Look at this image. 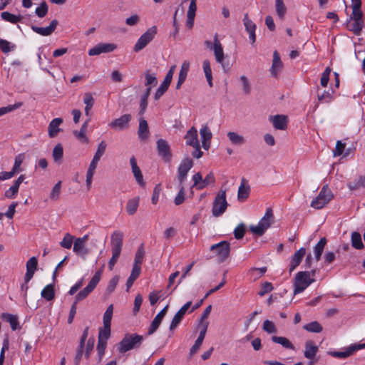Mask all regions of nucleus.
I'll return each instance as SVG.
<instances>
[{"label":"nucleus","instance_id":"5fc2aeb1","mask_svg":"<svg viewBox=\"0 0 365 365\" xmlns=\"http://www.w3.org/2000/svg\"><path fill=\"white\" fill-rule=\"evenodd\" d=\"M74 237L70 233H66L62 241L60 242V245L65 249H70L72 244L74 243Z\"/></svg>","mask_w":365,"mask_h":365},{"label":"nucleus","instance_id":"ddd939ff","mask_svg":"<svg viewBox=\"0 0 365 365\" xmlns=\"http://www.w3.org/2000/svg\"><path fill=\"white\" fill-rule=\"evenodd\" d=\"M158 155L165 162L169 163L172 158L170 148L168 142L164 139H158L156 142Z\"/></svg>","mask_w":365,"mask_h":365},{"label":"nucleus","instance_id":"f3484780","mask_svg":"<svg viewBox=\"0 0 365 365\" xmlns=\"http://www.w3.org/2000/svg\"><path fill=\"white\" fill-rule=\"evenodd\" d=\"M191 304V302H187L175 314L170 325V330L175 329L178 326V324L180 323L182 318L184 317L185 314H186L187 309L190 308Z\"/></svg>","mask_w":365,"mask_h":365},{"label":"nucleus","instance_id":"1a4fd4ad","mask_svg":"<svg viewBox=\"0 0 365 365\" xmlns=\"http://www.w3.org/2000/svg\"><path fill=\"white\" fill-rule=\"evenodd\" d=\"M211 251L216 252V256L220 262H224L230 255V245L227 241H221L210 247Z\"/></svg>","mask_w":365,"mask_h":365},{"label":"nucleus","instance_id":"412c9836","mask_svg":"<svg viewBox=\"0 0 365 365\" xmlns=\"http://www.w3.org/2000/svg\"><path fill=\"white\" fill-rule=\"evenodd\" d=\"M305 255V248L301 247L291 257L289 269L290 273L292 272L300 264Z\"/></svg>","mask_w":365,"mask_h":365},{"label":"nucleus","instance_id":"e2e57ef3","mask_svg":"<svg viewBox=\"0 0 365 365\" xmlns=\"http://www.w3.org/2000/svg\"><path fill=\"white\" fill-rule=\"evenodd\" d=\"M61 190V181H58L52 188L50 193V198L53 200H57L59 198Z\"/></svg>","mask_w":365,"mask_h":365},{"label":"nucleus","instance_id":"0e129e2a","mask_svg":"<svg viewBox=\"0 0 365 365\" xmlns=\"http://www.w3.org/2000/svg\"><path fill=\"white\" fill-rule=\"evenodd\" d=\"M240 81H241L242 85L243 93L246 95L250 94L251 91V86L247 77L245 76V75H242L240 77Z\"/></svg>","mask_w":365,"mask_h":365},{"label":"nucleus","instance_id":"6ab92c4d","mask_svg":"<svg viewBox=\"0 0 365 365\" xmlns=\"http://www.w3.org/2000/svg\"><path fill=\"white\" fill-rule=\"evenodd\" d=\"M124 233L120 230H115L110 237L111 250H122Z\"/></svg>","mask_w":365,"mask_h":365},{"label":"nucleus","instance_id":"e433bc0d","mask_svg":"<svg viewBox=\"0 0 365 365\" xmlns=\"http://www.w3.org/2000/svg\"><path fill=\"white\" fill-rule=\"evenodd\" d=\"M327 244V240L325 237H322L318 242V243L314 247V255L316 261H319L321 255L324 250V247Z\"/></svg>","mask_w":365,"mask_h":365},{"label":"nucleus","instance_id":"2eb2a0df","mask_svg":"<svg viewBox=\"0 0 365 365\" xmlns=\"http://www.w3.org/2000/svg\"><path fill=\"white\" fill-rule=\"evenodd\" d=\"M130 119V115L125 114L109 123L108 126L116 130H122L128 127Z\"/></svg>","mask_w":365,"mask_h":365},{"label":"nucleus","instance_id":"37998d69","mask_svg":"<svg viewBox=\"0 0 365 365\" xmlns=\"http://www.w3.org/2000/svg\"><path fill=\"white\" fill-rule=\"evenodd\" d=\"M363 22L349 19L347 22V27L351 31H353L354 34L359 35L363 28Z\"/></svg>","mask_w":365,"mask_h":365},{"label":"nucleus","instance_id":"7ed1b4c3","mask_svg":"<svg viewBox=\"0 0 365 365\" xmlns=\"http://www.w3.org/2000/svg\"><path fill=\"white\" fill-rule=\"evenodd\" d=\"M274 222V214L272 209L269 207L266 210L264 215L256 225H251L250 230L253 234L259 236L262 235Z\"/></svg>","mask_w":365,"mask_h":365},{"label":"nucleus","instance_id":"5701e85b","mask_svg":"<svg viewBox=\"0 0 365 365\" xmlns=\"http://www.w3.org/2000/svg\"><path fill=\"white\" fill-rule=\"evenodd\" d=\"M208 324H209L208 322H205L203 324V326H202L201 330L200 331L197 339H196L195 344H193V346L191 347V349L190 350V355L195 354L197 351V350L200 349V346L202 345L203 340L205 339V334H206Z\"/></svg>","mask_w":365,"mask_h":365},{"label":"nucleus","instance_id":"603ef678","mask_svg":"<svg viewBox=\"0 0 365 365\" xmlns=\"http://www.w3.org/2000/svg\"><path fill=\"white\" fill-rule=\"evenodd\" d=\"M145 255V251L143 246L141 245L137 250L135 255V259L134 263L133 266H137V267H140V265L143 261Z\"/></svg>","mask_w":365,"mask_h":365},{"label":"nucleus","instance_id":"a211bd4d","mask_svg":"<svg viewBox=\"0 0 365 365\" xmlns=\"http://www.w3.org/2000/svg\"><path fill=\"white\" fill-rule=\"evenodd\" d=\"M244 26L245 27L246 31L249 34V40L252 44H254L256 41V24L249 19L248 14H245L243 19Z\"/></svg>","mask_w":365,"mask_h":365},{"label":"nucleus","instance_id":"c756f323","mask_svg":"<svg viewBox=\"0 0 365 365\" xmlns=\"http://www.w3.org/2000/svg\"><path fill=\"white\" fill-rule=\"evenodd\" d=\"M318 351V346L312 341H307L305 343V350L304 351V357L312 360L314 359Z\"/></svg>","mask_w":365,"mask_h":365},{"label":"nucleus","instance_id":"f257e3e1","mask_svg":"<svg viewBox=\"0 0 365 365\" xmlns=\"http://www.w3.org/2000/svg\"><path fill=\"white\" fill-rule=\"evenodd\" d=\"M143 341V336L137 334H126L118 344V349L120 353L138 349Z\"/></svg>","mask_w":365,"mask_h":365},{"label":"nucleus","instance_id":"6e6552de","mask_svg":"<svg viewBox=\"0 0 365 365\" xmlns=\"http://www.w3.org/2000/svg\"><path fill=\"white\" fill-rule=\"evenodd\" d=\"M157 33V27L153 26L149 28L138 39L134 46V51L139 52L143 50L155 37Z\"/></svg>","mask_w":365,"mask_h":365},{"label":"nucleus","instance_id":"f704fd0d","mask_svg":"<svg viewBox=\"0 0 365 365\" xmlns=\"http://www.w3.org/2000/svg\"><path fill=\"white\" fill-rule=\"evenodd\" d=\"M140 202V197H135L132 199H130L128 200L125 209L126 212L129 215H134L139 206Z\"/></svg>","mask_w":365,"mask_h":365},{"label":"nucleus","instance_id":"0eeeda50","mask_svg":"<svg viewBox=\"0 0 365 365\" xmlns=\"http://www.w3.org/2000/svg\"><path fill=\"white\" fill-rule=\"evenodd\" d=\"M101 273L102 270L97 271L93 276L88 284L76 294V303L86 299L94 290L100 282Z\"/></svg>","mask_w":365,"mask_h":365},{"label":"nucleus","instance_id":"aec40b11","mask_svg":"<svg viewBox=\"0 0 365 365\" xmlns=\"http://www.w3.org/2000/svg\"><path fill=\"white\" fill-rule=\"evenodd\" d=\"M200 134L201 138L202 148L207 150L210 146V141L212 137V134L207 125H202L200 129Z\"/></svg>","mask_w":365,"mask_h":365},{"label":"nucleus","instance_id":"7c9ffc66","mask_svg":"<svg viewBox=\"0 0 365 365\" xmlns=\"http://www.w3.org/2000/svg\"><path fill=\"white\" fill-rule=\"evenodd\" d=\"M63 123V119L61 118H56L53 119L48 127V133L50 138H54L60 131L59 126Z\"/></svg>","mask_w":365,"mask_h":365},{"label":"nucleus","instance_id":"de8ad7c7","mask_svg":"<svg viewBox=\"0 0 365 365\" xmlns=\"http://www.w3.org/2000/svg\"><path fill=\"white\" fill-rule=\"evenodd\" d=\"M83 103L86 104L85 114L86 115L90 117L91 110L94 104V99L91 93L85 94Z\"/></svg>","mask_w":365,"mask_h":365},{"label":"nucleus","instance_id":"9d476101","mask_svg":"<svg viewBox=\"0 0 365 365\" xmlns=\"http://www.w3.org/2000/svg\"><path fill=\"white\" fill-rule=\"evenodd\" d=\"M88 240V235H85L82 237L75 238L73 251L78 257L85 258L89 253L86 247V242Z\"/></svg>","mask_w":365,"mask_h":365},{"label":"nucleus","instance_id":"c03bdc74","mask_svg":"<svg viewBox=\"0 0 365 365\" xmlns=\"http://www.w3.org/2000/svg\"><path fill=\"white\" fill-rule=\"evenodd\" d=\"M227 137L230 141L237 145H241L245 143V138L242 135L235 132H228Z\"/></svg>","mask_w":365,"mask_h":365},{"label":"nucleus","instance_id":"49530a36","mask_svg":"<svg viewBox=\"0 0 365 365\" xmlns=\"http://www.w3.org/2000/svg\"><path fill=\"white\" fill-rule=\"evenodd\" d=\"M110 335V326L103 325V328H101L98 333V341L106 342Z\"/></svg>","mask_w":365,"mask_h":365},{"label":"nucleus","instance_id":"4be33fe9","mask_svg":"<svg viewBox=\"0 0 365 365\" xmlns=\"http://www.w3.org/2000/svg\"><path fill=\"white\" fill-rule=\"evenodd\" d=\"M25 179L24 175H21L14 182V184L5 192V196L9 199H14L16 197L19 186Z\"/></svg>","mask_w":365,"mask_h":365},{"label":"nucleus","instance_id":"69168bd1","mask_svg":"<svg viewBox=\"0 0 365 365\" xmlns=\"http://www.w3.org/2000/svg\"><path fill=\"white\" fill-rule=\"evenodd\" d=\"M15 48V46L11 44L6 40L0 39V49L2 52L7 53Z\"/></svg>","mask_w":365,"mask_h":365},{"label":"nucleus","instance_id":"338daca9","mask_svg":"<svg viewBox=\"0 0 365 365\" xmlns=\"http://www.w3.org/2000/svg\"><path fill=\"white\" fill-rule=\"evenodd\" d=\"M48 9L46 3L43 1L36 9L35 13L38 17L43 18L47 14Z\"/></svg>","mask_w":365,"mask_h":365},{"label":"nucleus","instance_id":"39448f33","mask_svg":"<svg viewBox=\"0 0 365 365\" xmlns=\"http://www.w3.org/2000/svg\"><path fill=\"white\" fill-rule=\"evenodd\" d=\"M205 44L209 49L213 51L216 62L221 64L222 69L226 71L227 69L223 63L225 59L223 48L220 40L218 39L217 34H216L214 36L213 43H211L209 41H206Z\"/></svg>","mask_w":365,"mask_h":365},{"label":"nucleus","instance_id":"cd10ccee","mask_svg":"<svg viewBox=\"0 0 365 365\" xmlns=\"http://www.w3.org/2000/svg\"><path fill=\"white\" fill-rule=\"evenodd\" d=\"M250 187L247 184V181L243 178L241 180L240 185L238 188L237 199L239 201H245L250 195Z\"/></svg>","mask_w":365,"mask_h":365},{"label":"nucleus","instance_id":"79ce46f5","mask_svg":"<svg viewBox=\"0 0 365 365\" xmlns=\"http://www.w3.org/2000/svg\"><path fill=\"white\" fill-rule=\"evenodd\" d=\"M351 245L355 249L361 250L364 248V244L361 240V236L360 233L357 232H353L351 236Z\"/></svg>","mask_w":365,"mask_h":365},{"label":"nucleus","instance_id":"3c124183","mask_svg":"<svg viewBox=\"0 0 365 365\" xmlns=\"http://www.w3.org/2000/svg\"><path fill=\"white\" fill-rule=\"evenodd\" d=\"M334 91H324L322 93L317 94V99L320 103H330L333 99Z\"/></svg>","mask_w":365,"mask_h":365},{"label":"nucleus","instance_id":"f8f14e48","mask_svg":"<svg viewBox=\"0 0 365 365\" xmlns=\"http://www.w3.org/2000/svg\"><path fill=\"white\" fill-rule=\"evenodd\" d=\"M365 348L364 344H353L345 348L343 351H330L329 354L335 358L346 359L354 354L356 351Z\"/></svg>","mask_w":365,"mask_h":365},{"label":"nucleus","instance_id":"680f3d73","mask_svg":"<svg viewBox=\"0 0 365 365\" xmlns=\"http://www.w3.org/2000/svg\"><path fill=\"white\" fill-rule=\"evenodd\" d=\"M106 147H107V144H106V141L102 140L98 145L97 150H96V153H95V154H94L93 158L100 160L101 157L105 153Z\"/></svg>","mask_w":365,"mask_h":365},{"label":"nucleus","instance_id":"20e7f679","mask_svg":"<svg viewBox=\"0 0 365 365\" xmlns=\"http://www.w3.org/2000/svg\"><path fill=\"white\" fill-rule=\"evenodd\" d=\"M228 202L226 198V191L220 190L212 202V214L213 217H219L222 216L226 211Z\"/></svg>","mask_w":365,"mask_h":365},{"label":"nucleus","instance_id":"2f4dec72","mask_svg":"<svg viewBox=\"0 0 365 365\" xmlns=\"http://www.w3.org/2000/svg\"><path fill=\"white\" fill-rule=\"evenodd\" d=\"M173 78L165 76L163 81L157 89L155 93V99L158 100L165 93V91L168 89V87L172 81Z\"/></svg>","mask_w":365,"mask_h":365},{"label":"nucleus","instance_id":"4c0bfd02","mask_svg":"<svg viewBox=\"0 0 365 365\" xmlns=\"http://www.w3.org/2000/svg\"><path fill=\"white\" fill-rule=\"evenodd\" d=\"M202 68L205 73L206 80L210 87L212 86V74L210 66V62L209 60L205 59L202 62Z\"/></svg>","mask_w":365,"mask_h":365},{"label":"nucleus","instance_id":"72a5a7b5","mask_svg":"<svg viewBox=\"0 0 365 365\" xmlns=\"http://www.w3.org/2000/svg\"><path fill=\"white\" fill-rule=\"evenodd\" d=\"M1 18L5 21L16 24L19 22H21L24 17L21 14L16 15L9 11H4L1 14Z\"/></svg>","mask_w":365,"mask_h":365},{"label":"nucleus","instance_id":"f03ea898","mask_svg":"<svg viewBox=\"0 0 365 365\" xmlns=\"http://www.w3.org/2000/svg\"><path fill=\"white\" fill-rule=\"evenodd\" d=\"M315 282L308 271H302L296 274L294 280V294L303 292L311 284Z\"/></svg>","mask_w":365,"mask_h":365},{"label":"nucleus","instance_id":"bf43d9fd","mask_svg":"<svg viewBox=\"0 0 365 365\" xmlns=\"http://www.w3.org/2000/svg\"><path fill=\"white\" fill-rule=\"evenodd\" d=\"M275 9L279 17L282 19L287 11L286 6L282 0H275Z\"/></svg>","mask_w":365,"mask_h":365},{"label":"nucleus","instance_id":"a878e982","mask_svg":"<svg viewBox=\"0 0 365 365\" xmlns=\"http://www.w3.org/2000/svg\"><path fill=\"white\" fill-rule=\"evenodd\" d=\"M130 163L132 168V173L137 181V182L140 185L143 186L145 185L143 180V176L141 173L140 168L137 165L136 159L134 156L131 157L130 159Z\"/></svg>","mask_w":365,"mask_h":365},{"label":"nucleus","instance_id":"6e6d98bb","mask_svg":"<svg viewBox=\"0 0 365 365\" xmlns=\"http://www.w3.org/2000/svg\"><path fill=\"white\" fill-rule=\"evenodd\" d=\"M21 106H22V103L19 102V103H14L13 105H9L7 106L1 107L0 108V117L21 108Z\"/></svg>","mask_w":365,"mask_h":365},{"label":"nucleus","instance_id":"bb28decb","mask_svg":"<svg viewBox=\"0 0 365 365\" xmlns=\"http://www.w3.org/2000/svg\"><path fill=\"white\" fill-rule=\"evenodd\" d=\"M282 66L283 63L281 61L280 56L277 51H274L273 53L272 64L270 68L271 74L274 76H277L282 70Z\"/></svg>","mask_w":365,"mask_h":365},{"label":"nucleus","instance_id":"c9c22d12","mask_svg":"<svg viewBox=\"0 0 365 365\" xmlns=\"http://www.w3.org/2000/svg\"><path fill=\"white\" fill-rule=\"evenodd\" d=\"M138 133L139 138L141 140H145L148 138V135H149L148 125L147 121L143 118L140 119Z\"/></svg>","mask_w":365,"mask_h":365},{"label":"nucleus","instance_id":"a18cd8bd","mask_svg":"<svg viewBox=\"0 0 365 365\" xmlns=\"http://www.w3.org/2000/svg\"><path fill=\"white\" fill-rule=\"evenodd\" d=\"M41 294L47 301L52 300L55 297L53 286L51 284L46 285L41 291Z\"/></svg>","mask_w":365,"mask_h":365},{"label":"nucleus","instance_id":"8fccbe9b","mask_svg":"<svg viewBox=\"0 0 365 365\" xmlns=\"http://www.w3.org/2000/svg\"><path fill=\"white\" fill-rule=\"evenodd\" d=\"M113 304H110L107 307L106 312L103 314V325L110 326L111 319L113 317Z\"/></svg>","mask_w":365,"mask_h":365},{"label":"nucleus","instance_id":"9b49d317","mask_svg":"<svg viewBox=\"0 0 365 365\" xmlns=\"http://www.w3.org/2000/svg\"><path fill=\"white\" fill-rule=\"evenodd\" d=\"M193 160L190 158L183 159L178 168V180L179 184H182L187 179L189 170L193 167Z\"/></svg>","mask_w":365,"mask_h":365},{"label":"nucleus","instance_id":"4468645a","mask_svg":"<svg viewBox=\"0 0 365 365\" xmlns=\"http://www.w3.org/2000/svg\"><path fill=\"white\" fill-rule=\"evenodd\" d=\"M117 48L114 43H101L89 49V56H98L101 53H106L113 51Z\"/></svg>","mask_w":365,"mask_h":365},{"label":"nucleus","instance_id":"4d7b16f0","mask_svg":"<svg viewBox=\"0 0 365 365\" xmlns=\"http://www.w3.org/2000/svg\"><path fill=\"white\" fill-rule=\"evenodd\" d=\"M63 155V147L61 144H57L52 152V156L55 162L61 161Z\"/></svg>","mask_w":365,"mask_h":365},{"label":"nucleus","instance_id":"09e8293b","mask_svg":"<svg viewBox=\"0 0 365 365\" xmlns=\"http://www.w3.org/2000/svg\"><path fill=\"white\" fill-rule=\"evenodd\" d=\"M304 329L309 332H313V333H319L322 331V327L317 321H314L309 324H305L304 326Z\"/></svg>","mask_w":365,"mask_h":365},{"label":"nucleus","instance_id":"393cba45","mask_svg":"<svg viewBox=\"0 0 365 365\" xmlns=\"http://www.w3.org/2000/svg\"><path fill=\"white\" fill-rule=\"evenodd\" d=\"M269 120L275 129L285 130L287 128L288 123L287 116L284 115H276L270 116Z\"/></svg>","mask_w":365,"mask_h":365},{"label":"nucleus","instance_id":"b1692460","mask_svg":"<svg viewBox=\"0 0 365 365\" xmlns=\"http://www.w3.org/2000/svg\"><path fill=\"white\" fill-rule=\"evenodd\" d=\"M185 143L188 146H198L200 144L197 130L195 127H192L187 131L185 135Z\"/></svg>","mask_w":365,"mask_h":365},{"label":"nucleus","instance_id":"473e14b6","mask_svg":"<svg viewBox=\"0 0 365 365\" xmlns=\"http://www.w3.org/2000/svg\"><path fill=\"white\" fill-rule=\"evenodd\" d=\"M347 187L351 190H357L365 188V175H359L356 179L347 183Z\"/></svg>","mask_w":365,"mask_h":365},{"label":"nucleus","instance_id":"dca6fc26","mask_svg":"<svg viewBox=\"0 0 365 365\" xmlns=\"http://www.w3.org/2000/svg\"><path fill=\"white\" fill-rule=\"evenodd\" d=\"M58 22L56 19H53L51 21L49 26L46 27H38L34 25H32L31 26L33 31L35 33L43 36H50L56 29V26H58Z\"/></svg>","mask_w":365,"mask_h":365},{"label":"nucleus","instance_id":"423d86ee","mask_svg":"<svg viewBox=\"0 0 365 365\" xmlns=\"http://www.w3.org/2000/svg\"><path fill=\"white\" fill-rule=\"evenodd\" d=\"M332 197L333 195L331 190L328 185H325L322 187L319 195L312 200L310 206L314 209H322L329 202Z\"/></svg>","mask_w":365,"mask_h":365},{"label":"nucleus","instance_id":"58836bf2","mask_svg":"<svg viewBox=\"0 0 365 365\" xmlns=\"http://www.w3.org/2000/svg\"><path fill=\"white\" fill-rule=\"evenodd\" d=\"M140 271H141V267H137V266H133L130 275L126 282V287H127L128 289L133 286L135 280L139 277V275L140 274Z\"/></svg>","mask_w":365,"mask_h":365},{"label":"nucleus","instance_id":"864d4df0","mask_svg":"<svg viewBox=\"0 0 365 365\" xmlns=\"http://www.w3.org/2000/svg\"><path fill=\"white\" fill-rule=\"evenodd\" d=\"M87 131L80 129V130H73V134L76 138L81 143L87 144L89 142V138L87 137Z\"/></svg>","mask_w":365,"mask_h":365},{"label":"nucleus","instance_id":"13d9d810","mask_svg":"<svg viewBox=\"0 0 365 365\" xmlns=\"http://www.w3.org/2000/svg\"><path fill=\"white\" fill-rule=\"evenodd\" d=\"M215 182V179L212 172L209 173L207 176L202 180L201 184L198 186V190H202L209 185H212Z\"/></svg>","mask_w":365,"mask_h":365},{"label":"nucleus","instance_id":"c85d7f7f","mask_svg":"<svg viewBox=\"0 0 365 365\" xmlns=\"http://www.w3.org/2000/svg\"><path fill=\"white\" fill-rule=\"evenodd\" d=\"M190 63L188 61L185 60L183 61L178 75V81L176 85L177 89H179L181 85L185 82L190 70Z\"/></svg>","mask_w":365,"mask_h":365},{"label":"nucleus","instance_id":"052dcab7","mask_svg":"<svg viewBox=\"0 0 365 365\" xmlns=\"http://www.w3.org/2000/svg\"><path fill=\"white\" fill-rule=\"evenodd\" d=\"M178 187L179 192L174 200V202L176 205H180L184 202L185 195L184 185L182 184H179Z\"/></svg>","mask_w":365,"mask_h":365},{"label":"nucleus","instance_id":"ea45409f","mask_svg":"<svg viewBox=\"0 0 365 365\" xmlns=\"http://www.w3.org/2000/svg\"><path fill=\"white\" fill-rule=\"evenodd\" d=\"M272 341L274 343L282 345L283 347H284L286 349H292V350L294 349L293 344L286 337L273 336L272 337Z\"/></svg>","mask_w":365,"mask_h":365},{"label":"nucleus","instance_id":"774afa93","mask_svg":"<svg viewBox=\"0 0 365 365\" xmlns=\"http://www.w3.org/2000/svg\"><path fill=\"white\" fill-rule=\"evenodd\" d=\"M263 330L269 334L277 332L274 324L268 319L265 320L263 323Z\"/></svg>","mask_w":365,"mask_h":365},{"label":"nucleus","instance_id":"a19ab883","mask_svg":"<svg viewBox=\"0 0 365 365\" xmlns=\"http://www.w3.org/2000/svg\"><path fill=\"white\" fill-rule=\"evenodd\" d=\"M25 159V154L24 153H19L17 155H16L14 158V165L12 167V170L16 174L19 173L23 170L21 168V165Z\"/></svg>","mask_w":365,"mask_h":365}]
</instances>
